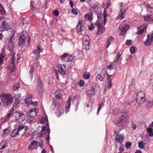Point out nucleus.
<instances>
[{
	"label": "nucleus",
	"instance_id": "1",
	"mask_svg": "<svg viewBox=\"0 0 153 153\" xmlns=\"http://www.w3.org/2000/svg\"><path fill=\"white\" fill-rule=\"evenodd\" d=\"M11 35L7 38L6 43L7 45V49L11 52H13L14 49V38L15 32L14 30L10 32Z\"/></svg>",
	"mask_w": 153,
	"mask_h": 153
},
{
	"label": "nucleus",
	"instance_id": "2",
	"mask_svg": "<svg viewBox=\"0 0 153 153\" xmlns=\"http://www.w3.org/2000/svg\"><path fill=\"white\" fill-rule=\"evenodd\" d=\"M14 114V119L16 121L22 122L26 118V115L23 111H16Z\"/></svg>",
	"mask_w": 153,
	"mask_h": 153
},
{
	"label": "nucleus",
	"instance_id": "3",
	"mask_svg": "<svg viewBox=\"0 0 153 153\" xmlns=\"http://www.w3.org/2000/svg\"><path fill=\"white\" fill-rule=\"evenodd\" d=\"M1 100L4 104L9 105L13 102V98L10 94H4L2 95Z\"/></svg>",
	"mask_w": 153,
	"mask_h": 153
},
{
	"label": "nucleus",
	"instance_id": "4",
	"mask_svg": "<svg viewBox=\"0 0 153 153\" xmlns=\"http://www.w3.org/2000/svg\"><path fill=\"white\" fill-rule=\"evenodd\" d=\"M11 26L9 23L6 19L3 22L0 26V31L3 32L10 30Z\"/></svg>",
	"mask_w": 153,
	"mask_h": 153
},
{
	"label": "nucleus",
	"instance_id": "5",
	"mask_svg": "<svg viewBox=\"0 0 153 153\" xmlns=\"http://www.w3.org/2000/svg\"><path fill=\"white\" fill-rule=\"evenodd\" d=\"M37 82L38 84L36 86V91L38 94H42L44 92V88L40 78L38 79Z\"/></svg>",
	"mask_w": 153,
	"mask_h": 153
},
{
	"label": "nucleus",
	"instance_id": "6",
	"mask_svg": "<svg viewBox=\"0 0 153 153\" xmlns=\"http://www.w3.org/2000/svg\"><path fill=\"white\" fill-rule=\"evenodd\" d=\"M76 27L78 33L79 35L82 34V31L85 29L82 21H79Z\"/></svg>",
	"mask_w": 153,
	"mask_h": 153
},
{
	"label": "nucleus",
	"instance_id": "7",
	"mask_svg": "<svg viewBox=\"0 0 153 153\" xmlns=\"http://www.w3.org/2000/svg\"><path fill=\"white\" fill-rule=\"evenodd\" d=\"M116 125L121 130L126 126V122L124 119H120L116 123Z\"/></svg>",
	"mask_w": 153,
	"mask_h": 153
},
{
	"label": "nucleus",
	"instance_id": "8",
	"mask_svg": "<svg viewBox=\"0 0 153 153\" xmlns=\"http://www.w3.org/2000/svg\"><path fill=\"white\" fill-rule=\"evenodd\" d=\"M36 108L30 110L28 112V117L30 118H33L36 116L37 111Z\"/></svg>",
	"mask_w": 153,
	"mask_h": 153
},
{
	"label": "nucleus",
	"instance_id": "9",
	"mask_svg": "<svg viewBox=\"0 0 153 153\" xmlns=\"http://www.w3.org/2000/svg\"><path fill=\"white\" fill-rule=\"evenodd\" d=\"M153 41V33L147 36V39L144 42V45L146 46L149 45L151 44Z\"/></svg>",
	"mask_w": 153,
	"mask_h": 153
},
{
	"label": "nucleus",
	"instance_id": "10",
	"mask_svg": "<svg viewBox=\"0 0 153 153\" xmlns=\"http://www.w3.org/2000/svg\"><path fill=\"white\" fill-rule=\"evenodd\" d=\"M96 25L97 27V30L98 34H100L103 32L105 30V27L100 23L96 24Z\"/></svg>",
	"mask_w": 153,
	"mask_h": 153
},
{
	"label": "nucleus",
	"instance_id": "11",
	"mask_svg": "<svg viewBox=\"0 0 153 153\" xmlns=\"http://www.w3.org/2000/svg\"><path fill=\"white\" fill-rule=\"evenodd\" d=\"M124 138L125 137L123 134H120L119 135L118 137H115V140L120 143V145L123 146L122 143L124 139Z\"/></svg>",
	"mask_w": 153,
	"mask_h": 153
},
{
	"label": "nucleus",
	"instance_id": "12",
	"mask_svg": "<svg viewBox=\"0 0 153 153\" xmlns=\"http://www.w3.org/2000/svg\"><path fill=\"white\" fill-rule=\"evenodd\" d=\"M95 88L94 87H91L90 89L87 91L86 94L87 95L90 97L94 95L95 93L94 91Z\"/></svg>",
	"mask_w": 153,
	"mask_h": 153
},
{
	"label": "nucleus",
	"instance_id": "13",
	"mask_svg": "<svg viewBox=\"0 0 153 153\" xmlns=\"http://www.w3.org/2000/svg\"><path fill=\"white\" fill-rule=\"evenodd\" d=\"M144 19L147 22H152L153 21V14L151 12L147 16L144 17Z\"/></svg>",
	"mask_w": 153,
	"mask_h": 153
},
{
	"label": "nucleus",
	"instance_id": "14",
	"mask_svg": "<svg viewBox=\"0 0 153 153\" xmlns=\"http://www.w3.org/2000/svg\"><path fill=\"white\" fill-rule=\"evenodd\" d=\"M25 37L24 35H21L19 37V42L18 43L19 46H22V44H24L25 43Z\"/></svg>",
	"mask_w": 153,
	"mask_h": 153
},
{
	"label": "nucleus",
	"instance_id": "15",
	"mask_svg": "<svg viewBox=\"0 0 153 153\" xmlns=\"http://www.w3.org/2000/svg\"><path fill=\"white\" fill-rule=\"evenodd\" d=\"M99 4L97 3L94 4L90 7V10L94 12L97 13L99 8Z\"/></svg>",
	"mask_w": 153,
	"mask_h": 153
},
{
	"label": "nucleus",
	"instance_id": "16",
	"mask_svg": "<svg viewBox=\"0 0 153 153\" xmlns=\"http://www.w3.org/2000/svg\"><path fill=\"white\" fill-rule=\"evenodd\" d=\"M145 95L144 96H141L140 97H137L136 101L139 104H141L145 102Z\"/></svg>",
	"mask_w": 153,
	"mask_h": 153
},
{
	"label": "nucleus",
	"instance_id": "17",
	"mask_svg": "<svg viewBox=\"0 0 153 153\" xmlns=\"http://www.w3.org/2000/svg\"><path fill=\"white\" fill-rule=\"evenodd\" d=\"M58 68V71L60 74L62 75H64L65 74V71L62 68V65L58 64L57 65Z\"/></svg>",
	"mask_w": 153,
	"mask_h": 153
},
{
	"label": "nucleus",
	"instance_id": "18",
	"mask_svg": "<svg viewBox=\"0 0 153 153\" xmlns=\"http://www.w3.org/2000/svg\"><path fill=\"white\" fill-rule=\"evenodd\" d=\"M20 135V132H19L17 129H14L10 134V136L12 137H14Z\"/></svg>",
	"mask_w": 153,
	"mask_h": 153
},
{
	"label": "nucleus",
	"instance_id": "19",
	"mask_svg": "<svg viewBox=\"0 0 153 153\" xmlns=\"http://www.w3.org/2000/svg\"><path fill=\"white\" fill-rule=\"evenodd\" d=\"M92 16V13L90 12L89 13H87L85 15V17L86 19H88L90 22H91L93 19Z\"/></svg>",
	"mask_w": 153,
	"mask_h": 153
},
{
	"label": "nucleus",
	"instance_id": "20",
	"mask_svg": "<svg viewBox=\"0 0 153 153\" xmlns=\"http://www.w3.org/2000/svg\"><path fill=\"white\" fill-rule=\"evenodd\" d=\"M7 146V143L6 141L3 140L2 141L0 144V149L2 150L4 149Z\"/></svg>",
	"mask_w": 153,
	"mask_h": 153
},
{
	"label": "nucleus",
	"instance_id": "21",
	"mask_svg": "<svg viewBox=\"0 0 153 153\" xmlns=\"http://www.w3.org/2000/svg\"><path fill=\"white\" fill-rule=\"evenodd\" d=\"M50 133V130L49 128V126H48L47 129H46L45 132V134L46 135V137H45L46 140L47 141L50 140V135L49 134Z\"/></svg>",
	"mask_w": 153,
	"mask_h": 153
},
{
	"label": "nucleus",
	"instance_id": "22",
	"mask_svg": "<svg viewBox=\"0 0 153 153\" xmlns=\"http://www.w3.org/2000/svg\"><path fill=\"white\" fill-rule=\"evenodd\" d=\"M121 118L120 119H124L125 120H126V118L128 116V114L127 112L126 111L124 112H121L120 113Z\"/></svg>",
	"mask_w": 153,
	"mask_h": 153
},
{
	"label": "nucleus",
	"instance_id": "23",
	"mask_svg": "<svg viewBox=\"0 0 153 153\" xmlns=\"http://www.w3.org/2000/svg\"><path fill=\"white\" fill-rule=\"evenodd\" d=\"M71 101V98L70 97H69L67 101V105H66L65 111H69V108L70 107V103Z\"/></svg>",
	"mask_w": 153,
	"mask_h": 153
},
{
	"label": "nucleus",
	"instance_id": "24",
	"mask_svg": "<svg viewBox=\"0 0 153 153\" xmlns=\"http://www.w3.org/2000/svg\"><path fill=\"white\" fill-rule=\"evenodd\" d=\"M114 39V38L112 36H110L108 38L107 43V45L106 46V48H107L109 45L111 44V42H113V40Z\"/></svg>",
	"mask_w": 153,
	"mask_h": 153
},
{
	"label": "nucleus",
	"instance_id": "25",
	"mask_svg": "<svg viewBox=\"0 0 153 153\" xmlns=\"http://www.w3.org/2000/svg\"><path fill=\"white\" fill-rule=\"evenodd\" d=\"M83 41L84 44L85 43H90V38L88 35H85L83 37Z\"/></svg>",
	"mask_w": 153,
	"mask_h": 153
},
{
	"label": "nucleus",
	"instance_id": "26",
	"mask_svg": "<svg viewBox=\"0 0 153 153\" xmlns=\"http://www.w3.org/2000/svg\"><path fill=\"white\" fill-rule=\"evenodd\" d=\"M40 122L41 123L46 124L48 126H49L48 118L47 116L45 117H42V120L40 121Z\"/></svg>",
	"mask_w": 153,
	"mask_h": 153
},
{
	"label": "nucleus",
	"instance_id": "27",
	"mask_svg": "<svg viewBox=\"0 0 153 153\" xmlns=\"http://www.w3.org/2000/svg\"><path fill=\"white\" fill-rule=\"evenodd\" d=\"M105 76V74L104 73H101V74L97 75L96 78L101 81L103 79Z\"/></svg>",
	"mask_w": 153,
	"mask_h": 153
},
{
	"label": "nucleus",
	"instance_id": "28",
	"mask_svg": "<svg viewBox=\"0 0 153 153\" xmlns=\"http://www.w3.org/2000/svg\"><path fill=\"white\" fill-rule=\"evenodd\" d=\"M120 13L119 16V17L122 19L124 17L123 15L126 11V10L125 9L123 10V7H122L120 9Z\"/></svg>",
	"mask_w": 153,
	"mask_h": 153
},
{
	"label": "nucleus",
	"instance_id": "29",
	"mask_svg": "<svg viewBox=\"0 0 153 153\" xmlns=\"http://www.w3.org/2000/svg\"><path fill=\"white\" fill-rule=\"evenodd\" d=\"M144 103L146 106H147L149 108L151 107V106L153 105V101H145Z\"/></svg>",
	"mask_w": 153,
	"mask_h": 153
},
{
	"label": "nucleus",
	"instance_id": "30",
	"mask_svg": "<svg viewBox=\"0 0 153 153\" xmlns=\"http://www.w3.org/2000/svg\"><path fill=\"white\" fill-rule=\"evenodd\" d=\"M15 101L14 102V104H16V105L19 104L20 103V96L18 95H16L15 96Z\"/></svg>",
	"mask_w": 153,
	"mask_h": 153
},
{
	"label": "nucleus",
	"instance_id": "31",
	"mask_svg": "<svg viewBox=\"0 0 153 153\" xmlns=\"http://www.w3.org/2000/svg\"><path fill=\"white\" fill-rule=\"evenodd\" d=\"M145 146V143L143 141H139L138 142V146L140 149H144Z\"/></svg>",
	"mask_w": 153,
	"mask_h": 153
},
{
	"label": "nucleus",
	"instance_id": "32",
	"mask_svg": "<svg viewBox=\"0 0 153 153\" xmlns=\"http://www.w3.org/2000/svg\"><path fill=\"white\" fill-rule=\"evenodd\" d=\"M13 89L14 90H16L18 88H19L20 86V83L17 82V83L15 82L13 83Z\"/></svg>",
	"mask_w": 153,
	"mask_h": 153
},
{
	"label": "nucleus",
	"instance_id": "33",
	"mask_svg": "<svg viewBox=\"0 0 153 153\" xmlns=\"http://www.w3.org/2000/svg\"><path fill=\"white\" fill-rule=\"evenodd\" d=\"M104 103L103 102H102L101 103L99 104L98 105V108L97 111V115H98L99 114V113L101 110V108L104 106Z\"/></svg>",
	"mask_w": 153,
	"mask_h": 153
},
{
	"label": "nucleus",
	"instance_id": "34",
	"mask_svg": "<svg viewBox=\"0 0 153 153\" xmlns=\"http://www.w3.org/2000/svg\"><path fill=\"white\" fill-rule=\"evenodd\" d=\"M18 128L17 129L19 131V132H22L21 131H22L23 132V129L25 127V126L22 124H18Z\"/></svg>",
	"mask_w": 153,
	"mask_h": 153
},
{
	"label": "nucleus",
	"instance_id": "35",
	"mask_svg": "<svg viewBox=\"0 0 153 153\" xmlns=\"http://www.w3.org/2000/svg\"><path fill=\"white\" fill-rule=\"evenodd\" d=\"M5 13V11L2 5L0 4V15H4Z\"/></svg>",
	"mask_w": 153,
	"mask_h": 153
},
{
	"label": "nucleus",
	"instance_id": "36",
	"mask_svg": "<svg viewBox=\"0 0 153 153\" xmlns=\"http://www.w3.org/2000/svg\"><path fill=\"white\" fill-rule=\"evenodd\" d=\"M38 145V143L35 140H33L31 142V143L30 144V145L28 147V149L30 150H31L32 149V148H30V146H36Z\"/></svg>",
	"mask_w": 153,
	"mask_h": 153
},
{
	"label": "nucleus",
	"instance_id": "37",
	"mask_svg": "<svg viewBox=\"0 0 153 153\" xmlns=\"http://www.w3.org/2000/svg\"><path fill=\"white\" fill-rule=\"evenodd\" d=\"M32 99V98L31 96H29L28 97H27L25 99V102L27 104L29 105L30 103V101H31V100Z\"/></svg>",
	"mask_w": 153,
	"mask_h": 153
},
{
	"label": "nucleus",
	"instance_id": "38",
	"mask_svg": "<svg viewBox=\"0 0 153 153\" xmlns=\"http://www.w3.org/2000/svg\"><path fill=\"white\" fill-rule=\"evenodd\" d=\"M13 112L12 111H9L8 112V113L7 116L5 117V119L4 120V121H7L9 118L11 117V116L12 113Z\"/></svg>",
	"mask_w": 153,
	"mask_h": 153
},
{
	"label": "nucleus",
	"instance_id": "39",
	"mask_svg": "<svg viewBox=\"0 0 153 153\" xmlns=\"http://www.w3.org/2000/svg\"><path fill=\"white\" fill-rule=\"evenodd\" d=\"M147 131L149 133V135L150 136H153V132L152 131V129L151 128H148L147 129Z\"/></svg>",
	"mask_w": 153,
	"mask_h": 153
},
{
	"label": "nucleus",
	"instance_id": "40",
	"mask_svg": "<svg viewBox=\"0 0 153 153\" xmlns=\"http://www.w3.org/2000/svg\"><path fill=\"white\" fill-rule=\"evenodd\" d=\"M89 43H88V44L85 43V44H84L83 43V45L84 49L86 50H88L90 49Z\"/></svg>",
	"mask_w": 153,
	"mask_h": 153
},
{
	"label": "nucleus",
	"instance_id": "41",
	"mask_svg": "<svg viewBox=\"0 0 153 153\" xmlns=\"http://www.w3.org/2000/svg\"><path fill=\"white\" fill-rule=\"evenodd\" d=\"M37 52V57L36 58V59H38L39 58V57L40 56V52L41 51V49L39 47H37V49L36 50Z\"/></svg>",
	"mask_w": 153,
	"mask_h": 153
},
{
	"label": "nucleus",
	"instance_id": "42",
	"mask_svg": "<svg viewBox=\"0 0 153 153\" xmlns=\"http://www.w3.org/2000/svg\"><path fill=\"white\" fill-rule=\"evenodd\" d=\"M90 74L89 73L86 72L84 73L83 74V76L85 79H88L90 77Z\"/></svg>",
	"mask_w": 153,
	"mask_h": 153
},
{
	"label": "nucleus",
	"instance_id": "43",
	"mask_svg": "<svg viewBox=\"0 0 153 153\" xmlns=\"http://www.w3.org/2000/svg\"><path fill=\"white\" fill-rule=\"evenodd\" d=\"M145 95L144 92L143 91H141L138 92L137 93V97H140L141 96L142 97L143 96H144V95Z\"/></svg>",
	"mask_w": 153,
	"mask_h": 153
},
{
	"label": "nucleus",
	"instance_id": "44",
	"mask_svg": "<svg viewBox=\"0 0 153 153\" xmlns=\"http://www.w3.org/2000/svg\"><path fill=\"white\" fill-rule=\"evenodd\" d=\"M130 50L131 54H134L136 51L137 48L136 47H132L130 48Z\"/></svg>",
	"mask_w": 153,
	"mask_h": 153
},
{
	"label": "nucleus",
	"instance_id": "45",
	"mask_svg": "<svg viewBox=\"0 0 153 153\" xmlns=\"http://www.w3.org/2000/svg\"><path fill=\"white\" fill-rule=\"evenodd\" d=\"M34 70V68L33 66L32 65L30 66V73L31 76L33 75V72Z\"/></svg>",
	"mask_w": 153,
	"mask_h": 153
},
{
	"label": "nucleus",
	"instance_id": "46",
	"mask_svg": "<svg viewBox=\"0 0 153 153\" xmlns=\"http://www.w3.org/2000/svg\"><path fill=\"white\" fill-rule=\"evenodd\" d=\"M28 129L27 126H25V128L23 129V131L22 132H20V135H24L26 133L27 130Z\"/></svg>",
	"mask_w": 153,
	"mask_h": 153
},
{
	"label": "nucleus",
	"instance_id": "47",
	"mask_svg": "<svg viewBox=\"0 0 153 153\" xmlns=\"http://www.w3.org/2000/svg\"><path fill=\"white\" fill-rule=\"evenodd\" d=\"M68 54L67 53H65L63 54L61 56V59L62 60H66L65 59V58L67 57V55H68Z\"/></svg>",
	"mask_w": 153,
	"mask_h": 153
},
{
	"label": "nucleus",
	"instance_id": "48",
	"mask_svg": "<svg viewBox=\"0 0 153 153\" xmlns=\"http://www.w3.org/2000/svg\"><path fill=\"white\" fill-rule=\"evenodd\" d=\"M88 27L89 30H92L94 28L92 23L90 22L88 24Z\"/></svg>",
	"mask_w": 153,
	"mask_h": 153
},
{
	"label": "nucleus",
	"instance_id": "49",
	"mask_svg": "<svg viewBox=\"0 0 153 153\" xmlns=\"http://www.w3.org/2000/svg\"><path fill=\"white\" fill-rule=\"evenodd\" d=\"M73 59L74 56L72 55H71L70 56L69 54H68V60L67 62H69L72 61Z\"/></svg>",
	"mask_w": 153,
	"mask_h": 153
},
{
	"label": "nucleus",
	"instance_id": "50",
	"mask_svg": "<svg viewBox=\"0 0 153 153\" xmlns=\"http://www.w3.org/2000/svg\"><path fill=\"white\" fill-rule=\"evenodd\" d=\"M121 55L119 53H118L116 56V58L115 59L114 62H117L119 60V59L120 58V56Z\"/></svg>",
	"mask_w": 153,
	"mask_h": 153
},
{
	"label": "nucleus",
	"instance_id": "51",
	"mask_svg": "<svg viewBox=\"0 0 153 153\" xmlns=\"http://www.w3.org/2000/svg\"><path fill=\"white\" fill-rule=\"evenodd\" d=\"M146 30V29L144 28L140 29L138 31V34L139 35L143 33Z\"/></svg>",
	"mask_w": 153,
	"mask_h": 153
},
{
	"label": "nucleus",
	"instance_id": "52",
	"mask_svg": "<svg viewBox=\"0 0 153 153\" xmlns=\"http://www.w3.org/2000/svg\"><path fill=\"white\" fill-rule=\"evenodd\" d=\"M131 144L130 142H127L125 145V147L127 149L130 148L131 146Z\"/></svg>",
	"mask_w": 153,
	"mask_h": 153
},
{
	"label": "nucleus",
	"instance_id": "53",
	"mask_svg": "<svg viewBox=\"0 0 153 153\" xmlns=\"http://www.w3.org/2000/svg\"><path fill=\"white\" fill-rule=\"evenodd\" d=\"M4 57V55L3 54H0V65H1L3 64V57Z\"/></svg>",
	"mask_w": 153,
	"mask_h": 153
},
{
	"label": "nucleus",
	"instance_id": "54",
	"mask_svg": "<svg viewBox=\"0 0 153 153\" xmlns=\"http://www.w3.org/2000/svg\"><path fill=\"white\" fill-rule=\"evenodd\" d=\"M103 15H104L103 16H104V24L105 25V23L106 22V17L108 16L107 14L106 13L105 11L104 12Z\"/></svg>",
	"mask_w": 153,
	"mask_h": 153
},
{
	"label": "nucleus",
	"instance_id": "55",
	"mask_svg": "<svg viewBox=\"0 0 153 153\" xmlns=\"http://www.w3.org/2000/svg\"><path fill=\"white\" fill-rule=\"evenodd\" d=\"M107 83L108 84V85L107 86V87L108 88H110L111 87L112 85L111 80H107Z\"/></svg>",
	"mask_w": 153,
	"mask_h": 153
},
{
	"label": "nucleus",
	"instance_id": "56",
	"mask_svg": "<svg viewBox=\"0 0 153 153\" xmlns=\"http://www.w3.org/2000/svg\"><path fill=\"white\" fill-rule=\"evenodd\" d=\"M125 44L128 45H132V41L131 40H127L125 42Z\"/></svg>",
	"mask_w": 153,
	"mask_h": 153
},
{
	"label": "nucleus",
	"instance_id": "57",
	"mask_svg": "<svg viewBox=\"0 0 153 153\" xmlns=\"http://www.w3.org/2000/svg\"><path fill=\"white\" fill-rule=\"evenodd\" d=\"M15 58L14 55H12L11 58V63L12 64H14L15 62Z\"/></svg>",
	"mask_w": 153,
	"mask_h": 153
},
{
	"label": "nucleus",
	"instance_id": "58",
	"mask_svg": "<svg viewBox=\"0 0 153 153\" xmlns=\"http://www.w3.org/2000/svg\"><path fill=\"white\" fill-rule=\"evenodd\" d=\"M38 102H33L32 101H30V103L29 105H31L33 106H36L37 105Z\"/></svg>",
	"mask_w": 153,
	"mask_h": 153
},
{
	"label": "nucleus",
	"instance_id": "59",
	"mask_svg": "<svg viewBox=\"0 0 153 153\" xmlns=\"http://www.w3.org/2000/svg\"><path fill=\"white\" fill-rule=\"evenodd\" d=\"M71 12L74 14L76 15L78 14V11L76 9H73L71 10Z\"/></svg>",
	"mask_w": 153,
	"mask_h": 153
},
{
	"label": "nucleus",
	"instance_id": "60",
	"mask_svg": "<svg viewBox=\"0 0 153 153\" xmlns=\"http://www.w3.org/2000/svg\"><path fill=\"white\" fill-rule=\"evenodd\" d=\"M84 82L82 80H80L79 82V85L80 87L84 85Z\"/></svg>",
	"mask_w": 153,
	"mask_h": 153
},
{
	"label": "nucleus",
	"instance_id": "61",
	"mask_svg": "<svg viewBox=\"0 0 153 153\" xmlns=\"http://www.w3.org/2000/svg\"><path fill=\"white\" fill-rule=\"evenodd\" d=\"M120 130L118 131V130H115L114 131V134L116 135L115 137H117L119 133V131Z\"/></svg>",
	"mask_w": 153,
	"mask_h": 153
},
{
	"label": "nucleus",
	"instance_id": "62",
	"mask_svg": "<svg viewBox=\"0 0 153 153\" xmlns=\"http://www.w3.org/2000/svg\"><path fill=\"white\" fill-rule=\"evenodd\" d=\"M6 19L3 16H0V24L3 22Z\"/></svg>",
	"mask_w": 153,
	"mask_h": 153
},
{
	"label": "nucleus",
	"instance_id": "63",
	"mask_svg": "<svg viewBox=\"0 0 153 153\" xmlns=\"http://www.w3.org/2000/svg\"><path fill=\"white\" fill-rule=\"evenodd\" d=\"M108 68L110 70H112L114 69V67H113V65L111 64L108 66Z\"/></svg>",
	"mask_w": 153,
	"mask_h": 153
},
{
	"label": "nucleus",
	"instance_id": "64",
	"mask_svg": "<svg viewBox=\"0 0 153 153\" xmlns=\"http://www.w3.org/2000/svg\"><path fill=\"white\" fill-rule=\"evenodd\" d=\"M53 13L54 15L55 16H57L59 15V12L57 10H54L53 11Z\"/></svg>",
	"mask_w": 153,
	"mask_h": 153
}]
</instances>
